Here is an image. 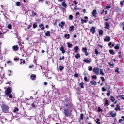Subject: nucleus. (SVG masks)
I'll return each mask as SVG.
<instances>
[{"label": "nucleus", "mask_w": 124, "mask_h": 124, "mask_svg": "<svg viewBox=\"0 0 124 124\" xmlns=\"http://www.w3.org/2000/svg\"><path fill=\"white\" fill-rule=\"evenodd\" d=\"M73 2L75 5L77 4V3L76 2V1L75 0H74L73 1Z\"/></svg>", "instance_id": "nucleus-59"}, {"label": "nucleus", "mask_w": 124, "mask_h": 124, "mask_svg": "<svg viewBox=\"0 0 124 124\" xmlns=\"http://www.w3.org/2000/svg\"><path fill=\"white\" fill-rule=\"evenodd\" d=\"M101 78L102 80V81H105V79L104 77H101Z\"/></svg>", "instance_id": "nucleus-45"}, {"label": "nucleus", "mask_w": 124, "mask_h": 124, "mask_svg": "<svg viewBox=\"0 0 124 124\" xmlns=\"http://www.w3.org/2000/svg\"><path fill=\"white\" fill-rule=\"evenodd\" d=\"M32 15H33V16H34L36 15V13L34 12H33L32 13Z\"/></svg>", "instance_id": "nucleus-54"}, {"label": "nucleus", "mask_w": 124, "mask_h": 124, "mask_svg": "<svg viewBox=\"0 0 124 124\" xmlns=\"http://www.w3.org/2000/svg\"><path fill=\"white\" fill-rule=\"evenodd\" d=\"M105 27L104 28L105 29H108L109 27V24L107 22H106L105 23Z\"/></svg>", "instance_id": "nucleus-7"}, {"label": "nucleus", "mask_w": 124, "mask_h": 124, "mask_svg": "<svg viewBox=\"0 0 124 124\" xmlns=\"http://www.w3.org/2000/svg\"><path fill=\"white\" fill-rule=\"evenodd\" d=\"M102 90L103 91H105L106 90V89L103 87L102 88Z\"/></svg>", "instance_id": "nucleus-49"}, {"label": "nucleus", "mask_w": 124, "mask_h": 124, "mask_svg": "<svg viewBox=\"0 0 124 124\" xmlns=\"http://www.w3.org/2000/svg\"><path fill=\"white\" fill-rule=\"evenodd\" d=\"M33 27L34 28H35L37 27V25L36 23L34 24H33Z\"/></svg>", "instance_id": "nucleus-40"}, {"label": "nucleus", "mask_w": 124, "mask_h": 124, "mask_svg": "<svg viewBox=\"0 0 124 124\" xmlns=\"http://www.w3.org/2000/svg\"><path fill=\"white\" fill-rule=\"evenodd\" d=\"M60 50L62 52V53L64 54L65 53V51L63 46L61 47L60 48Z\"/></svg>", "instance_id": "nucleus-16"}, {"label": "nucleus", "mask_w": 124, "mask_h": 124, "mask_svg": "<svg viewBox=\"0 0 124 124\" xmlns=\"http://www.w3.org/2000/svg\"><path fill=\"white\" fill-rule=\"evenodd\" d=\"M123 121V120L122 119H120L119 120V122L120 123H121Z\"/></svg>", "instance_id": "nucleus-53"}, {"label": "nucleus", "mask_w": 124, "mask_h": 124, "mask_svg": "<svg viewBox=\"0 0 124 124\" xmlns=\"http://www.w3.org/2000/svg\"><path fill=\"white\" fill-rule=\"evenodd\" d=\"M43 26V24H41L39 25V27L40 28L42 26Z\"/></svg>", "instance_id": "nucleus-57"}, {"label": "nucleus", "mask_w": 124, "mask_h": 124, "mask_svg": "<svg viewBox=\"0 0 124 124\" xmlns=\"http://www.w3.org/2000/svg\"><path fill=\"white\" fill-rule=\"evenodd\" d=\"M99 35H101L103 33V31L102 30H101V31H99Z\"/></svg>", "instance_id": "nucleus-28"}, {"label": "nucleus", "mask_w": 124, "mask_h": 124, "mask_svg": "<svg viewBox=\"0 0 124 124\" xmlns=\"http://www.w3.org/2000/svg\"><path fill=\"white\" fill-rule=\"evenodd\" d=\"M122 95H119V97H121L120 99L124 100V97Z\"/></svg>", "instance_id": "nucleus-27"}, {"label": "nucleus", "mask_w": 124, "mask_h": 124, "mask_svg": "<svg viewBox=\"0 0 124 124\" xmlns=\"http://www.w3.org/2000/svg\"><path fill=\"white\" fill-rule=\"evenodd\" d=\"M74 49L75 53H77L78 52V47L77 46L74 47Z\"/></svg>", "instance_id": "nucleus-15"}, {"label": "nucleus", "mask_w": 124, "mask_h": 124, "mask_svg": "<svg viewBox=\"0 0 124 124\" xmlns=\"http://www.w3.org/2000/svg\"><path fill=\"white\" fill-rule=\"evenodd\" d=\"M109 53L112 55H113L115 54L114 51L112 49L109 50Z\"/></svg>", "instance_id": "nucleus-11"}, {"label": "nucleus", "mask_w": 124, "mask_h": 124, "mask_svg": "<svg viewBox=\"0 0 124 124\" xmlns=\"http://www.w3.org/2000/svg\"><path fill=\"white\" fill-rule=\"evenodd\" d=\"M93 71L95 74L98 75L99 73L100 69L96 67H94L93 69Z\"/></svg>", "instance_id": "nucleus-4"}, {"label": "nucleus", "mask_w": 124, "mask_h": 124, "mask_svg": "<svg viewBox=\"0 0 124 124\" xmlns=\"http://www.w3.org/2000/svg\"><path fill=\"white\" fill-rule=\"evenodd\" d=\"M16 5L17 6H19L20 5V2H17L16 4Z\"/></svg>", "instance_id": "nucleus-32"}, {"label": "nucleus", "mask_w": 124, "mask_h": 124, "mask_svg": "<svg viewBox=\"0 0 124 124\" xmlns=\"http://www.w3.org/2000/svg\"><path fill=\"white\" fill-rule=\"evenodd\" d=\"M74 26L73 25L71 26L70 27V31H72L73 30H74Z\"/></svg>", "instance_id": "nucleus-25"}, {"label": "nucleus", "mask_w": 124, "mask_h": 124, "mask_svg": "<svg viewBox=\"0 0 124 124\" xmlns=\"http://www.w3.org/2000/svg\"><path fill=\"white\" fill-rule=\"evenodd\" d=\"M95 28L94 27H92V28L90 29V31L93 34H94L95 32Z\"/></svg>", "instance_id": "nucleus-5"}, {"label": "nucleus", "mask_w": 124, "mask_h": 124, "mask_svg": "<svg viewBox=\"0 0 124 124\" xmlns=\"http://www.w3.org/2000/svg\"><path fill=\"white\" fill-rule=\"evenodd\" d=\"M83 114H81L80 115V119H81L82 120L83 119Z\"/></svg>", "instance_id": "nucleus-38"}, {"label": "nucleus", "mask_w": 124, "mask_h": 124, "mask_svg": "<svg viewBox=\"0 0 124 124\" xmlns=\"http://www.w3.org/2000/svg\"><path fill=\"white\" fill-rule=\"evenodd\" d=\"M60 24H62V25H64L65 24V23H63L62 22H61Z\"/></svg>", "instance_id": "nucleus-55"}, {"label": "nucleus", "mask_w": 124, "mask_h": 124, "mask_svg": "<svg viewBox=\"0 0 124 124\" xmlns=\"http://www.w3.org/2000/svg\"><path fill=\"white\" fill-rule=\"evenodd\" d=\"M31 105L32 106V107H35V105L33 103H32L31 104Z\"/></svg>", "instance_id": "nucleus-52"}, {"label": "nucleus", "mask_w": 124, "mask_h": 124, "mask_svg": "<svg viewBox=\"0 0 124 124\" xmlns=\"http://www.w3.org/2000/svg\"><path fill=\"white\" fill-rule=\"evenodd\" d=\"M110 38L109 37H106V38L104 39V41H108V42H109V41L110 40Z\"/></svg>", "instance_id": "nucleus-14"}, {"label": "nucleus", "mask_w": 124, "mask_h": 124, "mask_svg": "<svg viewBox=\"0 0 124 124\" xmlns=\"http://www.w3.org/2000/svg\"><path fill=\"white\" fill-rule=\"evenodd\" d=\"M58 25L59 26H60L61 28H62L63 27V25H61V24H59Z\"/></svg>", "instance_id": "nucleus-58"}, {"label": "nucleus", "mask_w": 124, "mask_h": 124, "mask_svg": "<svg viewBox=\"0 0 124 124\" xmlns=\"http://www.w3.org/2000/svg\"><path fill=\"white\" fill-rule=\"evenodd\" d=\"M96 10L94 9L93 11L92 12V14L94 16H96Z\"/></svg>", "instance_id": "nucleus-13"}, {"label": "nucleus", "mask_w": 124, "mask_h": 124, "mask_svg": "<svg viewBox=\"0 0 124 124\" xmlns=\"http://www.w3.org/2000/svg\"><path fill=\"white\" fill-rule=\"evenodd\" d=\"M79 14V13L78 12H77L76 13L75 16H77V15Z\"/></svg>", "instance_id": "nucleus-61"}, {"label": "nucleus", "mask_w": 124, "mask_h": 124, "mask_svg": "<svg viewBox=\"0 0 124 124\" xmlns=\"http://www.w3.org/2000/svg\"><path fill=\"white\" fill-rule=\"evenodd\" d=\"M111 45V42H109L108 44V45L109 46Z\"/></svg>", "instance_id": "nucleus-62"}, {"label": "nucleus", "mask_w": 124, "mask_h": 124, "mask_svg": "<svg viewBox=\"0 0 124 124\" xmlns=\"http://www.w3.org/2000/svg\"><path fill=\"white\" fill-rule=\"evenodd\" d=\"M98 110L99 112H102V110L99 107H98Z\"/></svg>", "instance_id": "nucleus-33"}, {"label": "nucleus", "mask_w": 124, "mask_h": 124, "mask_svg": "<svg viewBox=\"0 0 124 124\" xmlns=\"http://www.w3.org/2000/svg\"><path fill=\"white\" fill-rule=\"evenodd\" d=\"M95 53L96 54H98L99 53L98 52L97 49H95Z\"/></svg>", "instance_id": "nucleus-42"}, {"label": "nucleus", "mask_w": 124, "mask_h": 124, "mask_svg": "<svg viewBox=\"0 0 124 124\" xmlns=\"http://www.w3.org/2000/svg\"><path fill=\"white\" fill-rule=\"evenodd\" d=\"M8 28L10 29H11L12 28V26L11 24H9L8 25Z\"/></svg>", "instance_id": "nucleus-41"}, {"label": "nucleus", "mask_w": 124, "mask_h": 124, "mask_svg": "<svg viewBox=\"0 0 124 124\" xmlns=\"http://www.w3.org/2000/svg\"><path fill=\"white\" fill-rule=\"evenodd\" d=\"M108 63L110 65V66H113L114 65V64L113 63H110L109 62H108Z\"/></svg>", "instance_id": "nucleus-51"}, {"label": "nucleus", "mask_w": 124, "mask_h": 124, "mask_svg": "<svg viewBox=\"0 0 124 124\" xmlns=\"http://www.w3.org/2000/svg\"><path fill=\"white\" fill-rule=\"evenodd\" d=\"M124 2V0L120 2V4L122 5L121 7H122L123 5V3Z\"/></svg>", "instance_id": "nucleus-44"}, {"label": "nucleus", "mask_w": 124, "mask_h": 124, "mask_svg": "<svg viewBox=\"0 0 124 124\" xmlns=\"http://www.w3.org/2000/svg\"><path fill=\"white\" fill-rule=\"evenodd\" d=\"M18 109L17 108H15V109L13 110V112L14 113H16V112L18 111Z\"/></svg>", "instance_id": "nucleus-35"}, {"label": "nucleus", "mask_w": 124, "mask_h": 124, "mask_svg": "<svg viewBox=\"0 0 124 124\" xmlns=\"http://www.w3.org/2000/svg\"><path fill=\"white\" fill-rule=\"evenodd\" d=\"M92 70V68L91 67V66H90L89 68V71H91Z\"/></svg>", "instance_id": "nucleus-50"}, {"label": "nucleus", "mask_w": 124, "mask_h": 124, "mask_svg": "<svg viewBox=\"0 0 124 124\" xmlns=\"http://www.w3.org/2000/svg\"><path fill=\"white\" fill-rule=\"evenodd\" d=\"M69 18L71 19L72 18L73 16L71 15H70L69 16Z\"/></svg>", "instance_id": "nucleus-47"}, {"label": "nucleus", "mask_w": 124, "mask_h": 124, "mask_svg": "<svg viewBox=\"0 0 124 124\" xmlns=\"http://www.w3.org/2000/svg\"><path fill=\"white\" fill-rule=\"evenodd\" d=\"M81 20L82 23H86L87 22V21L85 20H83L82 19H81Z\"/></svg>", "instance_id": "nucleus-34"}, {"label": "nucleus", "mask_w": 124, "mask_h": 124, "mask_svg": "<svg viewBox=\"0 0 124 124\" xmlns=\"http://www.w3.org/2000/svg\"><path fill=\"white\" fill-rule=\"evenodd\" d=\"M78 76V74H74V77H77Z\"/></svg>", "instance_id": "nucleus-43"}, {"label": "nucleus", "mask_w": 124, "mask_h": 124, "mask_svg": "<svg viewBox=\"0 0 124 124\" xmlns=\"http://www.w3.org/2000/svg\"><path fill=\"white\" fill-rule=\"evenodd\" d=\"M115 71L116 72H118V73H119V71H118V69H117V70H115Z\"/></svg>", "instance_id": "nucleus-56"}, {"label": "nucleus", "mask_w": 124, "mask_h": 124, "mask_svg": "<svg viewBox=\"0 0 124 124\" xmlns=\"http://www.w3.org/2000/svg\"><path fill=\"white\" fill-rule=\"evenodd\" d=\"M85 55L86 56H87L88 55V53H87V52H85Z\"/></svg>", "instance_id": "nucleus-60"}, {"label": "nucleus", "mask_w": 124, "mask_h": 124, "mask_svg": "<svg viewBox=\"0 0 124 124\" xmlns=\"http://www.w3.org/2000/svg\"><path fill=\"white\" fill-rule=\"evenodd\" d=\"M90 83L93 85H95L97 84V83L95 81H91L90 82Z\"/></svg>", "instance_id": "nucleus-10"}, {"label": "nucleus", "mask_w": 124, "mask_h": 124, "mask_svg": "<svg viewBox=\"0 0 124 124\" xmlns=\"http://www.w3.org/2000/svg\"><path fill=\"white\" fill-rule=\"evenodd\" d=\"M45 35L46 36H50V32L49 31H47L45 33Z\"/></svg>", "instance_id": "nucleus-19"}, {"label": "nucleus", "mask_w": 124, "mask_h": 124, "mask_svg": "<svg viewBox=\"0 0 124 124\" xmlns=\"http://www.w3.org/2000/svg\"><path fill=\"white\" fill-rule=\"evenodd\" d=\"M108 4H107V6L106 7V8H105L107 9L108 10H109V9L110 8H111V7L110 6H108Z\"/></svg>", "instance_id": "nucleus-37"}, {"label": "nucleus", "mask_w": 124, "mask_h": 124, "mask_svg": "<svg viewBox=\"0 0 124 124\" xmlns=\"http://www.w3.org/2000/svg\"><path fill=\"white\" fill-rule=\"evenodd\" d=\"M11 91V89L9 87H8L6 90L5 91V94L7 95H9V98H12V96L10 93Z\"/></svg>", "instance_id": "nucleus-3"}, {"label": "nucleus", "mask_w": 124, "mask_h": 124, "mask_svg": "<svg viewBox=\"0 0 124 124\" xmlns=\"http://www.w3.org/2000/svg\"><path fill=\"white\" fill-rule=\"evenodd\" d=\"M100 74L102 76H103L104 75V73L103 72V69H100Z\"/></svg>", "instance_id": "nucleus-8"}, {"label": "nucleus", "mask_w": 124, "mask_h": 124, "mask_svg": "<svg viewBox=\"0 0 124 124\" xmlns=\"http://www.w3.org/2000/svg\"><path fill=\"white\" fill-rule=\"evenodd\" d=\"M72 46V44H71L69 43H68V47H70Z\"/></svg>", "instance_id": "nucleus-31"}, {"label": "nucleus", "mask_w": 124, "mask_h": 124, "mask_svg": "<svg viewBox=\"0 0 124 124\" xmlns=\"http://www.w3.org/2000/svg\"><path fill=\"white\" fill-rule=\"evenodd\" d=\"M80 57V54L79 53H77L75 55V57L76 59H78Z\"/></svg>", "instance_id": "nucleus-17"}, {"label": "nucleus", "mask_w": 124, "mask_h": 124, "mask_svg": "<svg viewBox=\"0 0 124 124\" xmlns=\"http://www.w3.org/2000/svg\"><path fill=\"white\" fill-rule=\"evenodd\" d=\"M83 50L85 51V52H87V49L86 47L84 48H83Z\"/></svg>", "instance_id": "nucleus-39"}, {"label": "nucleus", "mask_w": 124, "mask_h": 124, "mask_svg": "<svg viewBox=\"0 0 124 124\" xmlns=\"http://www.w3.org/2000/svg\"><path fill=\"white\" fill-rule=\"evenodd\" d=\"M110 114L113 117H114L116 116V113H115V114L113 113V112L112 111L110 112Z\"/></svg>", "instance_id": "nucleus-9"}, {"label": "nucleus", "mask_w": 124, "mask_h": 124, "mask_svg": "<svg viewBox=\"0 0 124 124\" xmlns=\"http://www.w3.org/2000/svg\"><path fill=\"white\" fill-rule=\"evenodd\" d=\"M115 48L116 49H118L119 48V47L118 46H115Z\"/></svg>", "instance_id": "nucleus-46"}, {"label": "nucleus", "mask_w": 124, "mask_h": 124, "mask_svg": "<svg viewBox=\"0 0 124 124\" xmlns=\"http://www.w3.org/2000/svg\"><path fill=\"white\" fill-rule=\"evenodd\" d=\"M105 103L106 104H107L108 105H109V103H108V101L107 99H106V100Z\"/></svg>", "instance_id": "nucleus-36"}, {"label": "nucleus", "mask_w": 124, "mask_h": 124, "mask_svg": "<svg viewBox=\"0 0 124 124\" xmlns=\"http://www.w3.org/2000/svg\"><path fill=\"white\" fill-rule=\"evenodd\" d=\"M70 100L68 98H66L65 100V102L66 105L64 110V113L66 116H70V113L72 112V108L71 106L70 103Z\"/></svg>", "instance_id": "nucleus-1"}, {"label": "nucleus", "mask_w": 124, "mask_h": 124, "mask_svg": "<svg viewBox=\"0 0 124 124\" xmlns=\"http://www.w3.org/2000/svg\"><path fill=\"white\" fill-rule=\"evenodd\" d=\"M47 84V83L46 82H45L44 83V84L45 85H46Z\"/></svg>", "instance_id": "nucleus-64"}, {"label": "nucleus", "mask_w": 124, "mask_h": 124, "mask_svg": "<svg viewBox=\"0 0 124 124\" xmlns=\"http://www.w3.org/2000/svg\"><path fill=\"white\" fill-rule=\"evenodd\" d=\"M70 35L69 34H65L64 36V37L65 38L67 37V39H68L69 38Z\"/></svg>", "instance_id": "nucleus-24"}, {"label": "nucleus", "mask_w": 124, "mask_h": 124, "mask_svg": "<svg viewBox=\"0 0 124 124\" xmlns=\"http://www.w3.org/2000/svg\"><path fill=\"white\" fill-rule=\"evenodd\" d=\"M59 70H62L64 68V67L63 66H60L59 67Z\"/></svg>", "instance_id": "nucleus-29"}, {"label": "nucleus", "mask_w": 124, "mask_h": 124, "mask_svg": "<svg viewBox=\"0 0 124 124\" xmlns=\"http://www.w3.org/2000/svg\"><path fill=\"white\" fill-rule=\"evenodd\" d=\"M9 108L8 106L5 104H3L1 107L2 111L3 112L5 113H9Z\"/></svg>", "instance_id": "nucleus-2"}, {"label": "nucleus", "mask_w": 124, "mask_h": 124, "mask_svg": "<svg viewBox=\"0 0 124 124\" xmlns=\"http://www.w3.org/2000/svg\"><path fill=\"white\" fill-rule=\"evenodd\" d=\"M91 78L92 79L94 78L95 79H96L97 78V77L95 75H92L91 76Z\"/></svg>", "instance_id": "nucleus-26"}, {"label": "nucleus", "mask_w": 124, "mask_h": 124, "mask_svg": "<svg viewBox=\"0 0 124 124\" xmlns=\"http://www.w3.org/2000/svg\"><path fill=\"white\" fill-rule=\"evenodd\" d=\"M62 5L64 7H66L67 6V4L65 3V2L63 1L62 3Z\"/></svg>", "instance_id": "nucleus-20"}, {"label": "nucleus", "mask_w": 124, "mask_h": 124, "mask_svg": "<svg viewBox=\"0 0 124 124\" xmlns=\"http://www.w3.org/2000/svg\"><path fill=\"white\" fill-rule=\"evenodd\" d=\"M31 79L32 80H33L36 78V76L35 75L31 74L30 76Z\"/></svg>", "instance_id": "nucleus-12"}, {"label": "nucleus", "mask_w": 124, "mask_h": 124, "mask_svg": "<svg viewBox=\"0 0 124 124\" xmlns=\"http://www.w3.org/2000/svg\"><path fill=\"white\" fill-rule=\"evenodd\" d=\"M84 80L86 82L87 81V78L86 77H85L84 79Z\"/></svg>", "instance_id": "nucleus-48"}, {"label": "nucleus", "mask_w": 124, "mask_h": 124, "mask_svg": "<svg viewBox=\"0 0 124 124\" xmlns=\"http://www.w3.org/2000/svg\"><path fill=\"white\" fill-rule=\"evenodd\" d=\"M44 29V27L43 26H42L41 28V29L43 30Z\"/></svg>", "instance_id": "nucleus-63"}, {"label": "nucleus", "mask_w": 124, "mask_h": 124, "mask_svg": "<svg viewBox=\"0 0 124 124\" xmlns=\"http://www.w3.org/2000/svg\"><path fill=\"white\" fill-rule=\"evenodd\" d=\"M84 83L83 82H82V83H80L79 84V85L80 86V87L82 88H84Z\"/></svg>", "instance_id": "nucleus-22"}, {"label": "nucleus", "mask_w": 124, "mask_h": 124, "mask_svg": "<svg viewBox=\"0 0 124 124\" xmlns=\"http://www.w3.org/2000/svg\"><path fill=\"white\" fill-rule=\"evenodd\" d=\"M110 100L112 102H113L115 100L114 98L112 96H110Z\"/></svg>", "instance_id": "nucleus-18"}, {"label": "nucleus", "mask_w": 124, "mask_h": 124, "mask_svg": "<svg viewBox=\"0 0 124 124\" xmlns=\"http://www.w3.org/2000/svg\"><path fill=\"white\" fill-rule=\"evenodd\" d=\"M84 61L87 63H89L91 62L90 60H88L85 59L84 60Z\"/></svg>", "instance_id": "nucleus-23"}, {"label": "nucleus", "mask_w": 124, "mask_h": 124, "mask_svg": "<svg viewBox=\"0 0 124 124\" xmlns=\"http://www.w3.org/2000/svg\"><path fill=\"white\" fill-rule=\"evenodd\" d=\"M100 120L98 118H97V121H96V123L98 124H100V123L99 122Z\"/></svg>", "instance_id": "nucleus-30"}, {"label": "nucleus", "mask_w": 124, "mask_h": 124, "mask_svg": "<svg viewBox=\"0 0 124 124\" xmlns=\"http://www.w3.org/2000/svg\"><path fill=\"white\" fill-rule=\"evenodd\" d=\"M116 108H115V110L116 111H117L119 110H120V108L119 106V105L118 104L116 105Z\"/></svg>", "instance_id": "nucleus-21"}, {"label": "nucleus", "mask_w": 124, "mask_h": 124, "mask_svg": "<svg viewBox=\"0 0 124 124\" xmlns=\"http://www.w3.org/2000/svg\"><path fill=\"white\" fill-rule=\"evenodd\" d=\"M18 48V46L17 45L14 46L12 47L13 49L15 51H17Z\"/></svg>", "instance_id": "nucleus-6"}]
</instances>
